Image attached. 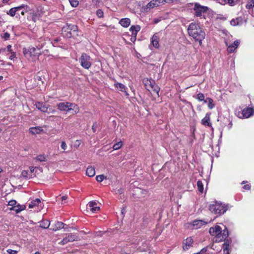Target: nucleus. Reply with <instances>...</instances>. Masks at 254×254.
Returning a JSON list of instances; mask_svg holds the SVG:
<instances>
[{
  "label": "nucleus",
  "mask_w": 254,
  "mask_h": 254,
  "mask_svg": "<svg viewBox=\"0 0 254 254\" xmlns=\"http://www.w3.org/2000/svg\"><path fill=\"white\" fill-rule=\"evenodd\" d=\"M188 32L190 36L192 37L195 41H198L199 45H201L205 33L198 24L193 22L190 23L188 28Z\"/></svg>",
  "instance_id": "obj_1"
},
{
  "label": "nucleus",
  "mask_w": 254,
  "mask_h": 254,
  "mask_svg": "<svg viewBox=\"0 0 254 254\" xmlns=\"http://www.w3.org/2000/svg\"><path fill=\"white\" fill-rule=\"evenodd\" d=\"M209 232L211 235L215 237V241L217 243L225 240L229 235L228 231L226 228L222 231V228L218 225L211 227Z\"/></svg>",
  "instance_id": "obj_2"
},
{
  "label": "nucleus",
  "mask_w": 254,
  "mask_h": 254,
  "mask_svg": "<svg viewBox=\"0 0 254 254\" xmlns=\"http://www.w3.org/2000/svg\"><path fill=\"white\" fill-rule=\"evenodd\" d=\"M57 107L61 111L69 112L72 111V114H77L79 111V108L75 103L70 102H61L57 104Z\"/></svg>",
  "instance_id": "obj_3"
},
{
  "label": "nucleus",
  "mask_w": 254,
  "mask_h": 254,
  "mask_svg": "<svg viewBox=\"0 0 254 254\" xmlns=\"http://www.w3.org/2000/svg\"><path fill=\"white\" fill-rule=\"evenodd\" d=\"M41 48V47L37 49L34 47L24 48L23 49V53L27 60L33 61L38 59L40 56V53L38 51Z\"/></svg>",
  "instance_id": "obj_4"
},
{
  "label": "nucleus",
  "mask_w": 254,
  "mask_h": 254,
  "mask_svg": "<svg viewBox=\"0 0 254 254\" xmlns=\"http://www.w3.org/2000/svg\"><path fill=\"white\" fill-rule=\"evenodd\" d=\"M77 27L74 25H66L64 26L62 30V34L63 37L66 38L74 37L77 36Z\"/></svg>",
  "instance_id": "obj_5"
},
{
  "label": "nucleus",
  "mask_w": 254,
  "mask_h": 254,
  "mask_svg": "<svg viewBox=\"0 0 254 254\" xmlns=\"http://www.w3.org/2000/svg\"><path fill=\"white\" fill-rule=\"evenodd\" d=\"M227 205L221 202H215L209 206V210L215 214L222 215L228 209Z\"/></svg>",
  "instance_id": "obj_6"
},
{
  "label": "nucleus",
  "mask_w": 254,
  "mask_h": 254,
  "mask_svg": "<svg viewBox=\"0 0 254 254\" xmlns=\"http://www.w3.org/2000/svg\"><path fill=\"white\" fill-rule=\"evenodd\" d=\"M27 6L24 4H22L19 6L14 7L10 8L8 11H6V14L11 17L16 16V17H20V14L24 15L25 11L23 10L25 7Z\"/></svg>",
  "instance_id": "obj_7"
},
{
  "label": "nucleus",
  "mask_w": 254,
  "mask_h": 254,
  "mask_svg": "<svg viewBox=\"0 0 254 254\" xmlns=\"http://www.w3.org/2000/svg\"><path fill=\"white\" fill-rule=\"evenodd\" d=\"M81 65L85 69H89L91 65V58L86 54H82L79 59Z\"/></svg>",
  "instance_id": "obj_8"
},
{
  "label": "nucleus",
  "mask_w": 254,
  "mask_h": 254,
  "mask_svg": "<svg viewBox=\"0 0 254 254\" xmlns=\"http://www.w3.org/2000/svg\"><path fill=\"white\" fill-rule=\"evenodd\" d=\"M35 105L39 110L44 113H54L56 111L51 108L49 105L46 104L45 103L38 102L35 103Z\"/></svg>",
  "instance_id": "obj_9"
},
{
  "label": "nucleus",
  "mask_w": 254,
  "mask_h": 254,
  "mask_svg": "<svg viewBox=\"0 0 254 254\" xmlns=\"http://www.w3.org/2000/svg\"><path fill=\"white\" fill-rule=\"evenodd\" d=\"M208 9L207 6H202L198 3H195L193 7L194 14L197 17L201 16L202 13L206 12Z\"/></svg>",
  "instance_id": "obj_10"
},
{
  "label": "nucleus",
  "mask_w": 254,
  "mask_h": 254,
  "mask_svg": "<svg viewBox=\"0 0 254 254\" xmlns=\"http://www.w3.org/2000/svg\"><path fill=\"white\" fill-rule=\"evenodd\" d=\"M79 237L77 235L74 234H68L60 242H59V244L62 245H64L68 242L77 241Z\"/></svg>",
  "instance_id": "obj_11"
},
{
  "label": "nucleus",
  "mask_w": 254,
  "mask_h": 254,
  "mask_svg": "<svg viewBox=\"0 0 254 254\" xmlns=\"http://www.w3.org/2000/svg\"><path fill=\"white\" fill-rule=\"evenodd\" d=\"M87 209L93 213H97L100 210V207L97 206V203L94 201H91L87 205Z\"/></svg>",
  "instance_id": "obj_12"
},
{
  "label": "nucleus",
  "mask_w": 254,
  "mask_h": 254,
  "mask_svg": "<svg viewBox=\"0 0 254 254\" xmlns=\"http://www.w3.org/2000/svg\"><path fill=\"white\" fill-rule=\"evenodd\" d=\"M160 4H161L160 0H152L144 6V9L146 10H150L159 6Z\"/></svg>",
  "instance_id": "obj_13"
},
{
  "label": "nucleus",
  "mask_w": 254,
  "mask_h": 254,
  "mask_svg": "<svg viewBox=\"0 0 254 254\" xmlns=\"http://www.w3.org/2000/svg\"><path fill=\"white\" fill-rule=\"evenodd\" d=\"M207 223L201 220H196L193 221L191 226L193 229H197L200 228L202 226L205 225Z\"/></svg>",
  "instance_id": "obj_14"
},
{
  "label": "nucleus",
  "mask_w": 254,
  "mask_h": 254,
  "mask_svg": "<svg viewBox=\"0 0 254 254\" xmlns=\"http://www.w3.org/2000/svg\"><path fill=\"white\" fill-rule=\"evenodd\" d=\"M193 240L191 238H188L183 242V249L184 250H188L192 246Z\"/></svg>",
  "instance_id": "obj_15"
},
{
  "label": "nucleus",
  "mask_w": 254,
  "mask_h": 254,
  "mask_svg": "<svg viewBox=\"0 0 254 254\" xmlns=\"http://www.w3.org/2000/svg\"><path fill=\"white\" fill-rule=\"evenodd\" d=\"M240 41L237 40L234 41V43L230 45L227 47V51L228 53H231L235 51V50L238 48L240 44Z\"/></svg>",
  "instance_id": "obj_16"
},
{
  "label": "nucleus",
  "mask_w": 254,
  "mask_h": 254,
  "mask_svg": "<svg viewBox=\"0 0 254 254\" xmlns=\"http://www.w3.org/2000/svg\"><path fill=\"white\" fill-rule=\"evenodd\" d=\"M244 22V19L242 17H239L236 18V19H233L230 21V24L231 25L236 26H240L243 24Z\"/></svg>",
  "instance_id": "obj_17"
},
{
  "label": "nucleus",
  "mask_w": 254,
  "mask_h": 254,
  "mask_svg": "<svg viewBox=\"0 0 254 254\" xmlns=\"http://www.w3.org/2000/svg\"><path fill=\"white\" fill-rule=\"evenodd\" d=\"M201 124L205 126L208 127L211 126V123H210V113H207L205 117L201 120Z\"/></svg>",
  "instance_id": "obj_18"
},
{
  "label": "nucleus",
  "mask_w": 254,
  "mask_h": 254,
  "mask_svg": "<svg viewBox=\"0 0 254 254\" xmlns=\"http://www.w3.org/2000/svg\"><path fill=\"white\" fill-rule=\"evenodd\" d=\"M41 201L40 199L39 198H36L34 200H32L31 202L29 203V208H33L36 206L38 207L39 205H40V208H42V206H41Z\"/></svg>",
  "instance_id": "obj_19"
},
{
  "label": "nucleus",
  "mask_w": 254,
  "mask_h": 254,
  "mask_svg": "<svg viewBox=\"0 0 254 254\" xmlns=\"http://www.w3.org/2000/svg\"><path fill=\"white\" fill-rule=\"evenodd\" d=\"M253 109L251 108L244 109L242 111L243 117L244 118H249L253 114Z\"/></svg>",
  "instance_id": "obj_20"
},
{
  "label": "nucleus",
  "mask_w": 254,
  "mask_h": 254,
  "mask_svg": "<svg viewBox=\"0 0 254 254\" xmlns=\"http://www.w3.org/2000/svg\"><path fill=\"white\" fill-rule=\"evenodd\" d=\"M115 86L120 91L125 92L126 96H128L129 94L126 91V87L123 84L119 82H116L115 83Z\"/></svg>",
  "instance_id": "obj_21"
},
{
  "label": "nucleus",
  "mask_w": 254,
  "mask_h": 254,
  "mask_svg": "<svg viewBox=\"0 0 254 254\" xmlns=\"http://www.w3.org/2000/svg\"><path fill=\"white\" fill-rule=\"evenodd\" d=\"M43 129L41 127H31L29 128V131L32 134H39Z\"/></svg>",
  "instance_id": "obj_22"
},
{
  "label": "nucleus",
  "mask_w": 254,
  "mask_h": 254,
  "mask_svg": "<svg viewBox=\"0 0 254 254\" xmlns=\"http://www.w3.org/2000/svg\"><path fill=\"white\" fill-rule=\"evenodd\" d=\"M159 38L156 34H154L151 38V43L155 48H158L159 47Z\"/></svg>",
  "instance_id": "obj_23"
},
{
  "label": "nucleus",
  "mask_w": 254,
  "mask_h": 254,
  "mask_svg": "<svg viewBox=\"0 0 254 254\" xmlns=\"http://www.w3.org/2000/svg\"><path fill=\"white\" fill-rule=\"evenodd\" d=\"M25 206L24 205H21L20 204L16 205L14 207H11L9 208L10 210L15 211L16 213H18L21 211L24 210Z\"/></svg>",
  "instance_id": "obj_24"
},
{
  "label": "nucleus",
  "mask_w": 254,
  "mask_h": 254,
  "mask_svg": "<svg viewBox=\"0 0 254 254\" xmlns=\"http://www.w3.org/2000/svg\"><path fill=\"white\" fill-rule=\"evenodd\" d=\"M120 24L124 27H127L130 23V20L128 18L121 19L119 21Z\"/></svg>",
  "instance_id": "obj_25"
},
{
  "label": "nucleus",
  "mask_w": 254,
  "mask_h": 254,
  "mask_svg": "<svg viewBox=\"0 0 254 254\" xmlns=\"http://www.w3.org/2000/svg\"><path fill=\"white\" fill-rule=\"evenodd\" d=\"M149 82H150V88L158 95L160 91L159 87L155 84L154 81H149Z\"/></svg>",
  "instance_id": "obj_26"
},
{
  "label": "nucleus",
  "mask_w": 254,
  "mask_h": 254,
  "mask_svg": "<svg viewBox=\"0 0 254 254\" xmlns=\"http://www.w3.org/2000/svg\"><path fill=\"white\" fill-rule=\"evenodd\" d=\"M95 171L94 167L92 166L88 167L86 169V175L90 177L94 176Z\"/></svg>",
  "instance_id": "obj_27"
},
{
  "label": "nucleus",
  "mask_w": 254,
  "mask_h": 254,
  "mask_svg": "<svg viewBox=\"0 0 254 254\" xmlns=\"http://www.w3.org/2000/svg\"><path fill=\"white\" fill-rule=\"evenodd\" d=\"M204 103H207L208 107L210 110L212 109L215 106V104L213 103V100L210 98H207L204 100Z\"/></svg>",
  "instance_id": "obj_28"
},
{
  "label": "nucleus",
  "mask_w": 254,
  "mask_h": 254,
  "mask_svg": "<svg viewBox=\"0 0 254 254\" xmlns=\"http://www.w3.org/2000/svg\"><path fill=\"white\" fill-rule=\"evenodd\" d=\"M64 224L61 222H57L55 226L51 228L53 231H56L58 230H60L62 228H63L64 227Z\"/></svg>",
  "instance_id": "obj_29"
},
{
  "label": "nucleus",
  "mask_w": 254,
  "mask_h": 254,
  "mask_svg": "<svg viewBox=\"0 0 254 254\" xmlns=\"http://www.w3.org/2000/svg\"><path fill=\"white\" fill-rule=\"evenodd\" d=\"M140 30V27L139 25H132L130 28L129 30L131 31L132 35H137V32Z\"/></svg>",
  "instance_id": "obj_30"
},
{
  "label": "nucleus",
  "mask_w": 254,
  "mask_h": 254,
  "mask_svg": "<svg viewBox=\"0 0 254 254\" xmlns=\"http://www.w3.org/2000/svg\"><path fill=\"white\" fill-rule=\"evenodd\" d=\"M46 156L44 154H40L37 156L34 159L40 162H45L47 160Z\"/></svg>",
  "instance_id": "obj_31"
},
{
  "label": "nucleus",
  "mask_w": 254,
  "mask_h": 254,
  "mask_svg": "<svg viewBox=\"0 0 254 254\" xmlns=\"http://www.w3.org/2000/svg\"><path fill=\"white\" fill-rule=\"evenodd\" d=\"M50 222L48 220H44L43 221H42L41 222L40 226L41 228H43L44 229H47V228H49V227L50 226Z\"/></svg>",
  "instance_id": "obj_32"
},
{
  "label": "nucleus",
  "mask_w": 254,
  "mask_h": 254,
  "mask_svg": "<svg viewBox=\"0 0 254 254\" xmlns=\"http://www.w3.org/2000/svg\"><path fill=\"white\" fill-rule=\"evenodd\" d=\"M197 189H198V190H199V191H200V192H203V185L201 181H198L197 182Z\"/></svg>",
  "instance_id": "obj_33"
},
{
  "label": "nucleus",
  "mask_w": 254,
  "mask_h": 254,
  "mask_svg": "<svg viewBox=\"0 0 254 254\" xmlns=\"http://www.w3.org/2000/svg\"><path fill=\"white\" fill-rule=\"evenodd\" d=\"M254 7V0H249L246 5L247 9H252Z\"/></svg>",
  "instance_id": "obj_34"
},
{
  "label": "nucleus",
  "mask_w": 254,
  "mask_h": 254,
  "mask_svg": "<svg viewBox=\"0 0 254 254\" xmlns=\"http://www.w3.org/2000/svg\"><path fill=\"white\" fill-rule=\"evenodd\" d=\"M123 145V143L122 141H120V142H118L116 143H115L113 146V148L114 149V150H118L119 149H120Z\"/></svg>",
  "instance_id": "obj_35"
},
{
  "label": "nucleus",
  "mask_w": 254,
  "mask_h": 254,
  "mask_svg": "<svg viewBox=\"0 0 254 254\" xmlns=\"http://www.w3.org/2000/svg\"><path fill=\"white\" fill-rule=\"evenodd\" d=\"M0 36L4 40H7L10 38V34L7 32H4L3 34H1Z\"/></svg>",
  "instance_id": "obj_36"
},
{
  "label": "nucleus",
  "mask_w": 254,
  "mask_h": 254,
  "mask_svg": "<svg viewBox=\"0 0 254 254\" xmlns=\"http://www.w3.org/2000/svg\"><path fill=\"white\" fill-rule=\"evenodd\" d=\"M196 98L199 101H203L204 102V100H205V99H204V95L201 93H199L197 94L196 95Z\"/></svg>",
  "instance_id": "obj_37"
},
{
  "label": "nucleus",
  "mask_w": 254,
  "mask_h": 254,
  "mask_svg": "<svg viewBox=\"0 0 254 254\" xmlns=\"http://www.w3.org/2000/svg\"><path fill=\"white\" fill-rule=\"evenodd\" d=\"M106 177L104 176V175H98L96 177V181L98 182H101L103 181Z\"/></svg>",
  "instance_id": "obj_38"
},
{
  "label": "nucleus",
  "mask_w": 254,
  "mask_h": 254,
  "mask_svg": "<svg viewBox=\"0 0 254 254\" xmlns=\"http://www.w3.org/2000/svg\"><path fill=\"white\" fill-rule=\"evenodd\" d=\"M69 1L72 7H76L78 5V0H69Z\"/></svg>",
  "instance_id": "obj_39"
},
{
  "label": "nucleus",
  "mask_w": 254,
  "mask_h": 254,
  "mask_svg": "<svg viewBox=\"0 0 254 254\" xmlns=\"http://www.w3.org/2000/svg\"><path fill=\"white\" fill-rule=\"evenodd\" d=\"M229 243L227 242L224 243L223 245V253H226V252L229 251Z\"/></svg>",
  "instance_id": "obj_40"
},
{
  "label": "nucleus",
  "mask_w": 254,
  "mask_h": 254,
  "mask_svg": "<svg viewBox=\"0 0 254 254\" xmlns=\"http://www.w3.org/2000/svg\"><path fill=\"white\" fill-rule=\"evenodd\" d=\"M138 190L143 197H145L147 195V191L146 190L139 189Z\"/></svg>",
  "instance_id": "obj_41"
},
{
  "label": "nucleus",
  "mask_w": 254,
  "mask_h": 254,
  "mask_svg": "<svg viewBox=\"0 0 254 254\" xmlns=\"http://www.w3.org/2000/svg\"><path fill=\"white\" fill-rule=\"evenodd\" d=\"M21 176L26 178H30V177L28 176V172L27 171L23 170L21 173Z\"/></svg>",
  "instance_id": "obj_42"
},
{
  "label": "nucleus",
  "mask_w": 254,
  "mask_h": 254,
  "mask_svg": "<svg viewBox=\"0 0 254 254\" xmlns=\"http://www.w3.org/2000/svg\"><path fill=\"white\" fill-rule=\"evenodd\" d=\"M96 14L97 16L100 18L103 17L104 13L102 10H101V9L97 10Z\"/></svg>",
  "instance_id": "obj_43"
},
{
  "label": "nucleus",
  "mask_w": 254,
  "mask_h": 254,
  "mask_svg": "<svg viewBox=\"0 0 254 254\" xmlns=\"http://www.w3.org/2000/svg\"><path fill=\"white\" fill-rule=\"evenodd\" d=\"M17 202L15 200H11L8 202V205L14 207L16 205Z\"/></svg>",
  "instance_id": "obj_44"
},
{
  "label": "nucleus",
  "mask_w": 254,
  "mask_h": 254,
  "mask_svg": "<svg viewBox=\"0 0 254 254\" xmlns=\"http://www.w3.org/2000/svg\"><path fill=\"white\" fill-rule=\"evenodd\" d=\"M10 54H11V55L9 57V59L10 60H13L14 59L16 58V53L13 52L12 53H10Z\"/></svg>",
  "instance_id": "obj_45"
},
{
  "label": "nucleus",
  "mask_w": 254,
  "mask_h": 254,
  "mask_svg": "<svg viewBox=\"0 0 254 254\" xmlns=\"http://www.w3.org/2000/svg\"><path fill=\"white\" fill-rule=\"evenodd\" d=\"M7 252L9 254H16L18 252L17 251L12 250H11V249H8L7 250Z\"/></svg>",
  "instance_id": "obj_46"
},
{
  "label": "nucleus",
  "mask_w": 254,
  "mask_h": 254,
  "mask_svg": "<svg viewBox=\"0 0 254 254\" xmlns=\"http://www.w3.org/2000/svg\"><path fill=\"white\" fill-rule=\"evenodd\" d=\"M61 147L64 150L66 149L67 145L66 144V143L64 141H62V144H61Z\"/></svg>",
  "instance_id": "obj_47"
},
{
  "label": "nucleus",
  "mask_w": 254,
  "mask_h": 254,
  "mask_svg": "<svg viewBox=\"0 0 254 254\" xmlns=\"http://www.w3.org/2000/svg\"><path fill=\"white\" fill-rule=\"evenodd\" d=\"M97 127V124L96 123H94L92 127V129L93 130V131L94 132H95V131H96Z\"/></svg>",
  "instance_id": "obj_48"
},
{
  "label": "nucleus",
  "mask_w": 254,
  "mask_h": 254,
  "mask_svg": "<svg viewBox=\"0 0 254 254\" xmlns=\"http://www.w3.org/2000/svg\"><path fill=\"white\" fill-rule=\"evenodd\" d=\"M11 47H12L11 45H8V46H7V47L6 48V50H7V52H8L9 53L13 52V51H12V49H11Z\"/></svg>",
  "instance_id": "obj_49"
},
{
  "label": "nucleus",
  "mask_w": 254,
  "mask_h": 254,
  "mask_svg": "<svg viewBox=\"0 0 254 254\" xmlns=\"http://www.w3.org/2000/svg\"><path fill=\"white\" fill-rule=\"evenodd\" d=\"M173 0H160L161 4H165L166 3H170Z\"/></svg>",
  "instance_id": "obj_50"
},
{
  "label": "nucleus",
  "mask_w": 254,
  "mask_h": 254,
  "mask_svg": "<svg viewBox=\"0 0 254 254\" xmlns=\"http://www.w3.org/2000/svg\"><path fill=\"white\" fill-rule=\"evenodd\" d=\"M218 2L222 4V5H225L227 3V0H217Z\"/></svg>",
  "instance_id": "obj_51"
},
{
  "label": "nucleus",
  "mask_w": 254,
  "mask_h": 254,
  "mask_svg": "<svg viewBox=\"0 0 254 254\" xmlns=\"http://www.w3.org/2000/svg\"><path fill=\"white\" fill-rule=\"evenodd\" d=\"M149 81H153L152 80H148V79H147L146 80H145L144 82H145V85L147 87H150V82H149Z\"/></svg>",
  "instance_id": "obj_52"
},
{
  "label": "nucleus",
  "mask_w": 254,
  "mask_h": 254,
  "mask_svg": "<svg viewBox=\"0 0 254 254\" xmlns=\"http://www.w3.org/2000/svg\"><path fill=\"white\" fill-rule=\"evenodd\" d=\"M226 2H227V3L229 4L231 6L234 5V0H227Z\"/></svg>",
  "instance_id": "obj_53"
},
{
  "label": "nucleus",
  "mask_w": 254,
  "mask_h": 254,
  "mask_svg": "<svg viewBox=\"0 0 254 254\" xmlns=\"http://www.w3.org/2000/svg\"><path fill=\"white\" fill-rule=\"evenodd\" d=\"M136 39V35H131V37L130 38V41L132 42H134Z\"/></svg>",
  "instance_id": "obj_54"
},
{
  "label": "nucleus",
  "mask_w": 254,
  "mask_h": 254,
  "mask_svg": "<svg viewBox=\"0 0 254 254\" xmlns=\"http://www.w3.org/2000/svg\"><path fill=\"white\" fill-rule=\"evenodd\" d=\"M36 168L35 167L31 166L29 167L31 173H33Z\"/></svg>",
  "instance_id": "obj_55"
},
{
  "label": "nucleus",
  "mask_w": 254,
  "mask_h": 254,
  "mask_svg": "<svg viewBox=\"0 0 254 254\" xmlns=\"http://www.w3.org/2000/svg\"><path fill=\"white\" fill-rule=\"evenodd\" d=\"M244 189L245 190H249L250 189V186L249 185H246L244 186Z\"/></svg>",
  "instance_id": "obj_56"
},
{
  "label": "nucleus",
  "mask_w": 254,
  "mask_h": 254,
  "mask_svg": "<svg viewBox=\"0 0 254 254\" xmlns=\"http://www.w3.org/2000/svg\"><path fill=\"white\" fill-rule=\"evenodd\" d=\"M66 199H67V196H63L62 197V201H64Z\"/></svg>",
  "instance_id": "obj_57"
},
{
  "label": "nucleus",
  "mask_w": 254,
  "mask_h": 254,
  "mask_svg": "<svg viewBox=\"0 0 254 254\" xmlns=\"http://www.w3.org/2000/svg\"><path fill=\"white\" fill-rule=\"evenodd\" d=\"M229 125H230V127H229V128H230L231 127H232V123L231 122H230Z\"/></svg>",
  "instance_id": "obj_58"
},
{
  "label": "nucleus",
  "mask_w": 254,
  "mask_h": 254,
  "mask_svg": "<svg viewBox=\"0 0 254 254\" xmlns=\"http://www.w3.org/2000/svg\"><path fill=\"white\" fill-rule=\"evenodd\" d=\"M8 0H3V1L4 3H6V2H8Z\"/></svg>",
  "instance_id": "obj_59"
},
{
  "label": "nucleus",
  "mask_w": 254,
  "mask_h": 254,
  "mask_svg": "<svg viewBox=\"0 0 254 254\" xmlns=\"http://www.w3.org/2000/svg\"><path fill=\"white\" fill-rule=\"evenodd\" d=\"M224 254H230L229 251L226 252V253H224Z\"/></svg>",
  "instance_id": "obj_60"
},
{
  "label": "nucleus",
  "mask_w": 254,
  "mask_h": 254,
  "mask_svg": "<svg viewBox=\"0 0 254 254\" xmlns=\"http://www.w3.org/2000/svg\"><path fill=\"white\" fill-rule=\"evenodd\" d=\"M34 254H40L39 252H36Z\"/></svg>",
  "instance_id": "obj_61"
},
{
  "label": "nucleus",
  "mask_w": 254,
  "mask_h": 254,
  "mask_svg": "<svg viewBox=\"0 0 254 254\" xmlns=\"http://www.w3.org/2000/svg\"><path fill=\"white\" fill-rule=\"evenodd\" d=\"M3 77L2 76H0V80L2 79Z\"/></svg>",
  "instance_id": "obj_62"
},
{
  "label": "nucleus",
  "mask_w": 254,
  "mask_h": 254,
  "mask_svg": "<svg viewBox=\"0 0 254 254\" xmlns=\"http://www.w3.org/2000/svg\"><path fill=\"white\" fill-rule=\"evenodd\" d=\"M2 170L0 168V173L2 172Z\"/></svg>",
  "instance_id": "obj_63"
},
{
  "label": "nucleus",
  "mask_w": 254,
  "mask_h": 254,
  "mask_svg": "<svg viewBox=\"0 0 254 254\" xmlns=\"http://www.w3.org/2000/svg\"><path fill=\"white\" fill-rule=\"evenodd\" d=\"M40 170L41 171L42 169L41 168H39Z\"/></svg>",
  "instance_id": "obj_64"
}]
</instances>
